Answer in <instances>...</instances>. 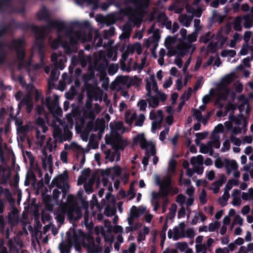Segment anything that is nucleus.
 <instances>
[{
    "mask_svg": "<svg viewBox=\"0 0 253 253\" xmlns=\"http://www.w3.org/2000/svg\"><path fill=\"white\" fill-rule=\"evenodd\" d=\"M134 51H136L138 55H140L142 52V48L141 44L137 42L134 43Z\"/></svg>",
    "mask_w": 253,
    "mask_h": 253,
    "instance_id": "0e129e2a",
    "label": "nucleus"
},
{
    "mask_svg": "<svg viewBox=\"0 0 253 253\" xmlns=\"http://www.w3.org/2000/svg\"><path fill=\"white\" fill-rule=\"evenodd\" d=\"M193 115L195 117L198 122H201L203 119V116L201 111L199 110L193 109Z\"/></svg>",
    "mask_w": 253,
    "mask_h": 253,
    "instance_id": "864d4df0",
    "label": "nucleus"
},
{
    "mask_svg": "<svg viewBox=\"0 0 253 253\" xmlns=\"http://www.w3.org/2000/svg\"><path fill=\"white\" fill-rule=\"evenodd\" d=\"M128 195L131 196L130 198V200L133 199L135 196L136 194L134 192V186L133 182H131L129 185V189L128 191Z\"/></svg>",
    "mask_w": 253,
    "mask_h": 253,
    "instance_id": "13d9d810",
    "label": "nucleus"
},
{
    "mask_svg": "<svg viewBox=\"0 0 253 253\" xmlns=\"http://www.w3.org/2000/svg\"><path fill=\"white\" fill-rule=\"evenodd\" d=\"M150 79L152 84V87L153 90L158 93V92H160L158 90V87L157 85V82L155 80V76L154 75H151L150 76Z\"/></svg>",
    "mask_w": 253,
    "mask_h": 253,
    "instance_id": "603ef678",
    "label": "nucleus"
},
{
    "mask_svg": "<svg viewBox=\"0 0 253 253\" xmlns=\"http://www.w3.org/2000/svg\"><path fill=\"white\" fill-rule=\"evenodd\" d=\"M59 248L61 253H70V247L67 245H63L62 243L60 244Z\"/></svg>",
    "mask_w": 253,
    "mask_h": 253,
    "instance_id": "49530a36",
    "label": "nucleus"
},
{
    "mask_svg": "<svg viewBox=\"0 0 253 253\" xmlns=\"http://www.w3.org/2000/svg\"><path fill=\"white\" fill-rule=\"evenodd\" d=\"M147 100L149 104V107L156 108L159 105V98L156 95H154L151 98H147Z\"/></svg>",
    "mask_w": 253,
    "mask_h": 253,
    "instance_id": "dca6fc26",
    "label": "nucleus"
},
{
    "mask_svg": "<svg viewBox=\"0 0 253 253\" xmlns=\"http://www.w3.org/2000/svg\"><path fill=\"white\" fill-rule=\"evenodd\" d=\"M186 197L182 194H178L176 198V202L180 205H182L185 201Z\"/></svg>",
    "mask_w": 253,
    "mask_h": 253,
    "instance_id": "69168bd1",
    "label": "nucleus"
},
{
    "mask_svg": "<svg viewBox=\"0 0 253 253\" xmlns=\"http://www.w3.org/2000/svg\"><path fill=\"white\" fill-rule=\"evenodd\" d=\"M46 27L48 29H56L58 32L64 31L65 36L69 38L73 36L72 34L74 32V29L76 28V26L73 24V21L69 23V26H67L65 22L64 21L53 20L50 21L46 26Z\"/></svg>",
    "mask_w": 253,
    "mask_h": 253,
    "instance_id": "f257e3e1",
    "label": "nucleus"
},
{
    "mask_svg": "<svg viewBox=\"0 0 253 253\" xmlns=\"http://www.w3.org/2000/svg\"><path fill=\"white\" fill-rule=\"evenodd\" d=\"M160 35L158 32H154L152 36V42L154 43H158L160 39Z\"/></svg>",
    "mask_w": 253,
    "mask_h": 253,
    "instance_id": "338daca9",
    "label": "nucleus"
},
{
    "mask_svg": "<svg viewBox=\"0 0 253 253\" xmlns=\"http://www.w3.org/2000/svg\"><path fill=\"white\" fill-rule=\"evenodd\" d=\"M147 99L146 100L141 99L137 103V106L139 108V110L141 111H146V109L147 106Z\"/></svg>",
    "mask_w": 253,
    "mask_h": 253,
    "instance_id": "2f4dec72",
    "label": "nucleus"
},
{
    "mask_svg": "<svg viewBox=\"0 0 253 253\" xmlns=\"http://www.w3.org/2000/svg\"><path fill=\"white\" fill-rule=\"evenodd\" d=\"M207 193L205 189H203L199 196V200L202 205H205L207 202Z\"/></svg>",
    "mask_w": 253,
    "mask_h": 253,
    "instance_id": "c9c22d12",
    "label": "nucleus"
},
{
    "mask_svg": "<svg viewBox=\"0 0 253 253\" xmlns=\"http://www.w3.org/2000/svg\"><path fill=\"white\" fill-rule=\"evenodd\" d=\"M190 163L192 165L197 164L199 165H202L204 163V158L202 155H199L196 157H192L191 158Z\"/></svg>",
    "mask_w": 253,
    "mask_h": 253,
    "instance_id": "6ab92c4d",
    "label": "nucleus"
},
{
    "mask_svg": "<svg viewBox=\"0 0 253 253\" xmlns=\"http://www.w3.org/2000/svg\"><path fill=\"white\" fill-rule=\"evenodd\" d=\"M106 143L112 145L115 153H117L120 150H124L125 148L128 145L127 141L126 140L123 139L119 135H117L113 138H110L109 142L106 140Z\"/></svg>",
    "mask_w": 253,
    "mask_h": 253,
    "instance_id": "39448f33",
    "label": "nucleus"
},
{
    "mask_svg": "<svg viewBox=\"0 0 253 253\" xmlns=\"http://www.w3.org/2000/svg\"><path fill=\"white\" fill-rule=\"evenodd\" d=\"M73 24L75 25L76 27L79 29H87L89 27L90 24L88 21H85L83 22L79 21H73Z\"/></svg>",
    "mask_w": 253,
    "mask_h": 253,
    "instance_id": "5701e85b",
    "label": "nucleus"
},
{
    "mask_svg": "<svg viewBox=\"0 0 253 253\" xmlns=\"http://www.w3.org/2000/svg\"><path fill=\"white\" fill-rule=\"evenodd\" d=\"M187 40L190 42H194L196 41L197 39V34L196 33H193L191 34H189L187 36Z\"/></svg>",
    "mask_w": 253,
    "mask_h": 253,
    "instance_id": "774afa93",
    "label": "nucleus"
},
{
    "mask_svg": "<svg viewBox=\"0 0 253 253\" xmlns=\"http://www.w3.org/2000/svg\"><path fill=\"white\" fill-rule=\"evenodd\" d=\"M78 4H82L84 2H87L89 4H93L95 6H97L99 0H75Z\"/></svg>",
    "mask_w": 253,
    "mask_h": 253,
    "instance_id": "a19ab883",
    "label": "nucleus"
},
{
    "mask_svg": "<svg viewBox=\"0 0 253 253\" xmlns=\"http://www.w3.org/2000/svg\"><path fill=\"white\" fill-rule=\"evenodd\" d=\"M53 136L54 138H58L59 142H63V135L62 134V131L60 128L55 129L53 133Z\"/></svg>",
    "mask_w": 253,
    "mask_h": 253,
    "instance_id": "e433bc0d",
    "label": "nucleus"
},
{
    "mask_svg": "<svg viewBox=\"0 0 253 253\" xmlns=\"http://www.w3.org/2000/svg\"><path fill=\"white\" fill-rule=\"evenodd\" d=\"M77 94L78 91L76 88L74 86H72L69 91L65 93V96L67 99L72 100Z\"/></svg>",
    "mask_w": 253,
    "mask_h": 253,
    "instance_id": "f3484780",
    "label": "nucleus"
},
{
    "mask_svg": "<svg viewBox=\"0 0 253 253\" xmlns=\"http://www.w3.org/2000/svg\"><path fill=\"white\" fill-rule=\"evenodd\" d=\"M171 208V209H170V211L169 212V217L170 219H172L175 216L177 206L175 204H172Z\"/></svg>",
    "mask_w": 253,
    "mask_h": 253,
    "instance_id": "09e8293b",
    "label": "nucleus"
},
{
    "mask_svg": "<svg viewBox=\"0 0 253 253\" xmlns=\"http://www.w3.org/2000/svg\"><path fill=\"white\" fill-rule=\"evenodd\" d=\"M214 37V34L211 35V32H208L206 33L205 34L203 35L200 37V42H203L206 44L208 43L211 39L213 38Z\"/></svg>",
    "mask_w": 253,
    "mask_h": 253,
    "instance_id": "aec40b11",
    "label": "nucleus"
},
{
    "mask_svg": "<svg viewBox=\"0 0 253 253\" xmlns=\"http://www.w3.org/2000/svg\"><path fill=\"white\" fill-rule=\"evenodd\" d=\"M249 48V45L248 43H245L243 44L241 49L240 50V53L242 55H246L248 53V49Z\"/></svg>",
    "mask_w": 253,
    "mask_h": 253,
    "instance_id": "e2e57ef3",
    "label": "nucleus"
},
{
    "mask_svg": "<svg viewBox=\"0 0 253 253\" xmlns=\"http://www.w3.org/2000/svg\"><path fill=\"white\" fill-rule=\"evenodd\" d=\"M58 180L60 181V183H65L64 181H66L68 179L69 176L67 173V171H65L63 174L59 175L58 176H57Z\"/></svg>",
    "mask_w": 253,
    "mask_h": 253,
    "instance_id": "3c124183",
    "label": "nucleus"
},
{
    "mask_svg": "<svg viewBox=\"0 0 253 253\" xmlns=\"http://www.w3.org/2000/svg\"><path fill=\"white\" fill-rule=\"evenodd\" d=\"M168 228V226L167 224V222H165L164 225H163L161 233L160 234V237L161 238V245L163 246V244L166 240V233Z\"/></svg>",
    "mask_w": 253,
    "mask_h": 253,
    "instance_id": "a878e982",
    "label": "nucleus"
},
{
    "mask_svg": "<svg viewBox=\"0 0 253 253\" xmlns=\"http://www.w3.org/2000/svg\"><path fill=\"white\" fill-rule=\"evenodd\" d=\"M24 46L25 40L24 39L13 40L11 43V48L16 52L17 59L20 62L23 61L25 57Z\"/></svg>",
    "mask_w": 253,
    "mask_h": 253,
    "instance_id": "7ed1b4c3",
    "label": "nucleus"
},
{
    "mask_svg": "<svg viewBox=\"0 0 253 253\" xmlns=\"http://www.w3.org/2000/svg\"><path fill=\"white\" fill-rule=\"evenodd\" d=\"M191 45L190 44L185 45V44H178L175 49H173V54H171L170 56H173L175 54H178L181 57H184L188 50L190 48Z\"/></svg>",
    "mask_w": 253,
    "mask_h": 253,
    "instance_id": "0eeeda50",
    "label": "nucleus"
},
{
    "mask_svg": "<svg viewBox=\"0 0 253 253\" xmlns=\"http://www.w3.org/2000/svg\"><path fill=\"white\" fill-rule=\"evenodd\" d=\"M235 76L233 73L226 75L221 80L220 84L218 85V88H229L228 87L234 81Z\"/></svg>",
    "mask_w": 253,
    "mask_h": 253,
    "instance_id": "6e6552de",
    "label": "nucleus"
},
{
    "mask_svg": "<svg viewBox=\"0 0 253 253\" xmlns=\"http://www.w3.org/2000/svg\"><path fill=\"white\" fill-rule=\"evenodd\" d=\"M176 247L181 252H183L188 248V246L186 242H178L176 244Z\"/></svg>",
    "mask_w": 253,
    "mask_h": 253,
    "instance_id": "4c0bfd02",
    "label": "nucleus"
},
{
    "mask_svg": "<svg viewBox=\"0 0 253 253\" xmlns=\"http://www.w3.org/2000/svg\"><path fill=\"white\" fill-rule=\"evenodd\" d=\"M111 171L113 170V174L116 176H119L122 173V169L118 166L116 165L113 167H111Z\"/></svg>",
    "mask_w": 253,
    "mask_h": 253,
    "instance_id": "58836bf2",
    "label": "nucleus"
},
{
    "mask_svg": "<svg viewBox=\"0 0 253 253\" xmlns=\"http://www.w3.org/2000/svg\"><path fill=\"white\" fill-rule=\"evenodd\" d=\"M68 218L69 220L71 221H76L79 220V217H76L74 216V211H70L67 212Z\"/></svg>",
    "mask_w": 253,
    "mask_h": 253,
    "instance_id": "bf43d9fd",
    "label": "nucleus"
},
{
    "mask_svg": "<svg viewBox=\"0 0 253 253\" xmlns=\"http://www.w3.org/2000/svg\"><path fill=\"white\" fill-rule=\"evenodd\" d=\"M59 99L58 96L56 94L54 95V101L51 100L50 96H46L45 98V103L46 107L50 113H52L53 110L56 108L57 103Z\"/></svg>",
    "mask_w": 253,
    "mask_h": 253,
    "instance_id": "f8f14e48",
    "label": "nucleus"
},
{
    "mask_svg": "<svg viewBox=\"0 0 253 253\" xmlns=\"http://www.w3.org/2000/svg\"><path fill=\"white\" fill-rule=\"evenodd\" d=\"M179 227V229L180 228L181 230V238H184L185 237V224L184 222H182L179 224V225L178 226Z\"/></svg>",
    "mask_w": 253,
    "mask_h": 253,
    "instance_id": "680f3d73",
    "label": "nucleus"
},
{
    "mask_svg": "<svg viewBox=\"0 0 253 253\" xmlns=\"http://www.w3.org/2000/svg\"><path fill=\"white\" fill-rule=\"evenodd\" d=\"M35 45L38 47L39 52L40 54L42 53L44 47L43 41L44 37L42 33L39 34L38 36H35Z\"/></svg>",
    "mask_w": 253,
    "mask_h": 253,
    "instance_id": "2eb2a0df",
    "label": "nucleus"
},
{
    "mask_svg": "<svg viewBox=\"0 0 253 253\" xmlns=\"http://www.w3.org/2000/svg\"><path fill=\"white\" fill-rule=\"evenodd\" d=\"M4 26L7 27L8 32H11L13 28L16 29H20L23 30H27L30 28H32V30L36 34H38L39 31V28L37 26L31 25L27 22H17L13 18L11 19L10 22L7 25H4Z\"/></svg>",
    "mask_w": 253,
    "mask_h": 253,
    "instance_id": "f03ea898",
    "label": "nucleus"
},
{
    "mask_svg": "<svg viewBox=\"0 0 253 253\" xmlns=\"http://www.w3.org/2000/svg\"><path fill=\"white\" fill-rule=\"evenodd\" d=\"M95 78V74L93 71H90L89 73L84 74L82 77V80L84 83V87L86 91L95 90L94 85L89 82Z\"/></svg>",
    "mask_w": 253,
    "mask_h": 253,
    "instance_id": "423d86ee",
    "label": "nucleus"
},
{
    "mask_svg": "<svg viewBox=\"0 0 253 253\" xmlns=\"http://www.w3.org/2000/svg\"><path fill=\"white\" fill-rule=\"evenodd\" d=\"M32 180L33 181H36V176L33 172H32L30 174L28 172L26 174V178L25 181V185L26 186H28L29 185V180Z\"/></svg>",
    "mask_w": 253,
    "mask_h": 253,
    "instance_id": "72a5a7b5",
    "label": "nucleus"
},
{
    "mask_svg": "<svg viewBox=\"0 0 253 253\" xmlns=\"http://www.w3.org/2000/svg\"><path fill=\"white\" fill-rule=\"evenodd\" d=\"M43 155L45 156V158H47V162L49 165V171L50 173H52L53 169V163H52V157L51 154H50L49 156L47 155V154L46 151H43Z\"/></svg>",
    "mask_w": 253,
    "mask_h": 253,
    "instance_id": "c85d7f7f",
    "label": "nucleus"
},
{
    "mask_svg": "<svg viewBox=\"0 0 253 253\" xmlns=\"http://www.w3.org/2000/svg\"><path fill=\"white\" fill-rule=\"evenodd\" d=\"M145 119V116L143 114H141L139 116L138 119L135 122V126H142L143 125Z\"/></svg>",
    "mask_w": 253,
    "mask_h": 253,
    "instance_id": "79ce46f5",
    "label": "nucleus"
},
{
    "mask_svg": "<svg viewBox=\"0 0 253 253\" xmlns=\"http://www.w3.org/2000/svg\"><path fill=\"white\" fill-rule=\"evenodd\" d=\"M173 239L174 241L178 240L180 237H181V232H179V227L178 226H175L173 229Z\"/></svg>",
    "mask_w": 253,
    "mask_h": 253,
    "instance_id": "a18cd8bd",
    "label": "nucleus"
},
{
    "mask_svg": "<svg viewBox=\"0 0 253 253\" xmlns=\"http://www.w3.org/2000/svg\"><path fill=\"white\" fill-rule=\"evenodd\" d=\"M87 100L86 101L85 106L86 109H92L93 98L97 96V93L95 90L86 91Z\"/></svg>",
    "mask_w": 253,
    "mask_h": 253,
    "instance_id": "4468645a",
    "label": "nucleus"
},
{
    "mask_svg": "<svg viewBox=\"0 0 253 253\" xmlns=\"http://www.w3.org/2000/svg\"><path fill=\"white\" fill-rule=\"evenodd\" d=\"M4 195L5 198L9 202V203L12 204L15 203V199L13 198L12 195L8 189H5Z\"/></svg>",
    "mask_w": 253,
    "mask_h": 253,
    "instance_id": "473e14b6",
    "label": "nucleus"
},
{
    "mask_svg": "<svg viewBox=\"0 0 253 253\" xmlns=\"http://www.w3.org/2000/svg\"><path fill=\"white\" fill-rule=\"evenodd\" d=\"M83 117L85 119H89L90 120H94L95 115L93 109H87L83 112Z\"/></svg>",
    "mask_w": 253,
    "mask_h": 253,
    "instance_id": "412c9836",
    "label": "nucleus"
},
{
    "mask_svg": "<svg viewBox=\"0 0 253 253\" xmlns=\"http://www.w3.org/2000/svg\"><path fill=\"white\" fill-rule=\"evenodd\" d=\"M145 154H146V156L143 157L142 161V163L144 166V168L145 169H146L145 167H146L148 165L149 160L150 158V156L149 155V152L148 150H146Z\"/></svg>",
    "mask_w": 253,
    "mask_h": 253,
    "instance_id": "052dcab7",
    "label": "nucleus"
},
{
    "mask_svg": "<svg viewBox=\"0 0 253 253\" xmlns=\"http://www.w3.org/2000/svg\"><path fill=\"white\" fill-rule=\"evenodd\" d=\"M138 209L135 206H133L130 209V215L133 216V217L137 218L139 216V213L138 212Z\"/></svg>",
    "mask_w": 253,
    "mask_h": 253,
    "instance_id": "5fc2aeb1",
    "label": "nucleus"
},
{
    "mask_svg": "<svg viewBox=\"0 0 253 253\" xmlns=\"http://www.w3.org/2000/svg\"><path fill=\"white\" fill-rule=\"evenodd\" d=\"M179 21L183 24L185 27H188L190 26L191 21L187 15H184L181 17Z\"/></svg>",
    "mask_w": 253,
    "mask_h": 253,
    "instance_id": "f704fd0d",
    "label": "nucleus"
},
{
    "mask_svg": "<svg viewBox=\"0 0 253 253\" xmlns=\"http://www.w3.org/2000/svg\"><path fill=\"white\" fill-rule=\"evenodd\" d=\"M133 141L134 144H137L138 142H140V147L142 149H146L147 147L150 145L147 141L143 133L137 135L133 138Z\"/></svg>",
    "mask_w": 253,
    "mask_h": 253,
    "instance_id": "9b49d317",
    "label": "nucleus"
},
{
    "mask_svg": "<svg viewBox=\"0 0 253 253\" xmlns=\"http://www.w3.org/2000/svg\"><path fill=\"white\" fill-rule=\"evenodd\" d=\"M241 18L239 17H236L233 24V28L235 31L239 32L242 31V28L241 25Z\"/></svg>",
    "mask_w": 253,
    "mask_h": 253,
    "instance_id": "c756f323",
    "label": "nucleus"
},
{
    "mask_svg": "<svg viewBox=\"0 0 253 253\" xmlns=\"http://www.w3.org/2000/svg\"><path fill=\"white\" fill-rule=\"evenodd\" d=\"M57 39L53 40L51 43V47L53 49H57L61 42H62V37L60 35L58 34L57 36Z\"/></svg>",
    "mask_w": 253,
    "mask_h": 253,
    "instance_id": "393cba45",
    "label": "nucleus"
},
{
    "mask_svg": "<svg viewBox=\"0 0 253 253\" xmlns=\"http://www.w3.org/2000/svg\"><path fill=\"white\" fill-rule=\"evenodd\" d=\"M231 141L236 146H240L241 144V141L240 138L236 137L234 135L231 134L230 136Z\"/></svg>",
    "mask_w": 253,
    "mask_h": 253,
    "instance_id": "de8ad7c7",
    "label": "nucleus"
},
{
    "mask_svg": "<svg viewBox=\"0 0 253 253\" xmlns=\"http://www.w3.org/2000/svg\"><path fill=\"white\" fill-rule=\"evenodd\" d=\"M52 112L50 113L52 114L53 118H56L57 116H62L63 113L62 109L59 106L56 108H55Z\"/></svg>",
    "mask_w": 253,
    "mask_h": 253,
    "instance_id": "ea45409f",
    "label": "nucleus"
},
{
    "mask_svg": "<svg viewBox=\"0 0 253 253\" xmlns=\"http://www.w3.org/2000/svg\"><path fill=\"white\" fill-rule=\"evenodd\" d=\"M220 223L218 221H215L213 223H211L209 226V230L210 232H213L219 228Z\"/></svg>",
    "mask_w": 253,
    "mask_h": 253,
    "instance_id": "37998d69",
    "label": "nucleus"
},
{
    "mask_svg": "<svg viewBox=\"0 0 253 253\" xmlns=\"http://www.w3.org/2000/svg\"><path fill=\"white\" fill-rule=\"evenodd\" d=\"M69 43L68 42H65L63 45V47L65 49V51L67 54H70L72 52L71 46H76L78 43L77 39H76L73 36L69 38Z\"/></svg>",
    "mask_w": 253,
    "mask_h": 253,
    "instance_id": "ddd939ff",
    "label": "nucleus"
},
{
    "mask_svg": "<svg viewBox=\"0 0 253 253\" xmlns=\"http://www.w3.org/2000/svg\"><path fill=\"white\" fill-rule=\"evenodd\" d=\"M87 249H88L89 253H95L98 252V251L97 250V249L96 248V245H95L93 240L88 246Z\"/></svg>",
    "mask_w": 253,
    "mask_h": 253,
    "instance_id": "4d7b16f0",
    "label": "nucleus"
},
{
    "mask_svg": "<svg viewBox=\"0 0 253 253\" xmlns=\"http://www.w3.org/2000/svg\"><path fill=\"white\" fill-rule=\"evenodd\" d=\"M226 167L230 168L231 169H233V170H237L238 168V165L235 160H232L231 161H229L227 163Z\"/></svg>",
    "mask_w": 253,
    "mask_h": 253,
    "instance_id": "c03bdc74",
    "label": "nucleus"
},
{
    "mask_svg": "<svg viewBox=\"0 0 253 253\" xmlns=\"http://www.w3.org/2000/svg\"><path fill=\"white\" fill-rule=\"evenodd\" d=\"M157 184L160 186V193L164 200L168 201V195L170 193L171 187V180L170 177L167 178L162 183L161 180L158 178Z\"/></svg>",
    "mask_w": 253,
    "mask_h": 253,
    "instance_id": "20e7f679",
    "label": "nucleus"
},
{
    "mask_svg": "<svg viewBox=\"0 0 253 253\" xmlns=\"http://www.w3.org/2000/svg\"><path fill=\"white\" fill-rule=\"evenodd\" d=\"M37 17L40 21H46L47 22V24L52 21L50 19V14L47 8L44 6H43L42 9L38 12ZM47 25L48 24H47Z\"/></svg>",
    "mask_w": 253,
    "mask_h": 253,
    "instance_id": "9d476101",
    "label": "nucleus"
},
{
    "mask_svg": "<svg viewBox=\"0 0 253 253\" xmlns=\"http://www.w3.org/2000/svg\"><path fill=\"white\" fill-rule=\"evenodd\" d=\"M145 81L146 82L145 88L147 90L146 96L149 97L148 98H151L154 96L151 94V84L147 78L145 79Z\"/></svg>",
    "mask_w": 253,
    "mask_h": 253,
    "instance_id": "bb28decb",
    "label": "nucleus"
},
{
    "mask_svg": "<svg viewBox=\"0 0 253 253\" xmlns=\"http://www.w3.org/2000/svg\"><path fill=\"white\" fill-rule=\"evenodd\" d=\"M252 18L253 20H251L249 17H246L245 18L244 27L245 28H250L253 26V14L252 16Z\"/></svg>",
    "mask_w": 253,
    "mask_h": 253,
    "instance_id": "8fccbe9b",
    "label": "nucleus"
},
{
    "mask_svg": "<svg viewBox=\"0 0 253 253\" xmlns=\"http://www.w3.org/2000/svg\"><path fill=\"white\" fill-rule=\"evenodd\" d=\"M31 97L30 94L25 96L20 101L18 104V107L20 105H27L31 103Z\"/></svg>",
    "mask_w": 253,
    "mask_h": 253,
    "instance_id": "cd10ccee",
    "label": "nucleus"
},
{
    "mask_svg": "<svg viewBox=\"0 0 253 253\" xmlns=\"http://www.w3.org/2000/svg\"><path fill=\"white\" fill-rule=\"evenodd\" d=\"M220 90H223V92L219 95V97L223 100H226L229 94L230 89L229 88H218Z\"/></svg>",
    "mask_w": 253,
    "mask_h": 253,
    "instance_id": "7c9ffc66",
    "label": "nucleus"
},
{
    "mask_svg": "<svg viewBox=\"0 0 253 253\" xmlns=\"http://www.w3.org/2000/svg\"><path fill=\"white\" fill-rule=\"evenodd\" d=\"M169 130V127H165V130L162 131L159 135V139L161 141H164L166 139V134L168 133Z\"/></svg>",
    "mask_w": 253,
    "mask_h": 253,
    "instance_id": "6e6d98bb",
    "label": "nucleus"
},
{
    "mask_svg": "<svg viewBox=\"0 0 253 253\" xmlns=\"http://www.w3.org/2000/svg\"><path fill=\"white\" fill-rule=\"evenodd\" d=\"M229 197V193H227V194H225V192H224L223 196L219 197L217 201L222 207H224L226 205L227 202L228 200Z\"/></svg>",
    "mask_w": 253,
    "mask_h": 253,
    "instance_id": "4be33fe9",
    "label": "nucleus"
},
{
    "mask_svg": "<svg viewBox=\"0 0 253 253\" xmlns=\"http://www.w3.org/2000/svg\"><path fill=\"white\" fill-rule=\"evenodd\" d=\"M124 30L125 32L122 33L119 37L121 40H126L129 37L131 28L129 25H126L124 27Z\"/></svg>",
    "mask_w": 253,
    "mask_h": 253,
    "instance_id": "a211bd4d",
    "label": "nucleus"
},
{
    "mask_svg": "<svg viewBox=\"0 0 253 253\" xmlns=\"http://www.w3.org/2000/svg\"><path fill=\"white\" fill-rule=\"evenodd\" d=\"M129 2L134 4L136 9L142 11L148 8L149 0H129Z\"/></svg>",
    "mask_w": 253,
    "mask_h": 253,
    "instance_id": "1a4fd4ad",
    "label": "nucleus"
},
{
    "mask_svg": "<svg viewBox=\"0 0 253 253\" xmlns=\"http://www.w3.org/2000/svg\"><path fill=\"white\" fill-rule=\"evenodd\" d=\"M211 146L212 142L211 141H209L207 145L202 144L200 148V152L203 154H207L209 152L210 149H211Z\"/></svg>",
    "mask_w": 253,
    "mask_h": 253,
    "instance_id": "b1692460",
    "label": "nucleus"
}]
</instances>
